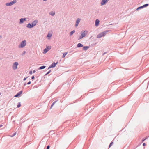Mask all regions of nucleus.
I'll use <instances>...</instances> for the list:
<instances>
[{
	"instance_id": "nucleus-5",
	"label": "nucleus",
	"mask_w": 149,
	"mask_h": 149,
	"mask_svg": "<svg viewBox=\"0 0 149 149\" xmlns=\"http://www.w3.org/2000/svg\"><path fill=\"white\" fill-rule=\"evenodd\" d=\"M18 65V63L17 62H15L12 66L13 69L14 70L16 69L17 68V66Z\"/></svg>"
},
{
	"instance_id": "nucleus-47",
	"label": "nucleus",
	"mask_w": 149,
	"mask_h": 149,
	"mask_svg": "<svg viewBox=\"0 0 149 149\" xmlns=\"http://www.w3.org/2000/svg\"><path fill=\"white\" fill-rule=\"evenodd\" d=\"M34 87H36V88H37V87H36L35 86H34V87L33 88H34Z\"/></svg>"
},
{
	"instance_id": "nucleus-8",
	"label": "nucleus",
	"mask_w": 149,
	"mask_h": 149,
	"mask_svg": "<svg viewBox=\"0 0 149 149\" xmlns=\"http://www.w3.org/2000/svg\"><path fill=\"white\" fill-rule=\"evenodd\" d=\"M56 64L55 62H53L48 68V69H47V70L48 69H49L50 68H51L55 67L56 66Z\"/></svg>"
},
{
	"instance_id": "nucleus-26",
	"label": "nucleus",
	"mask_w": 149,
	"mask_h": 149,
	"mask_svg": "<svg viewBox=\"0 0 149 149\" xmlns=\"http://www.w3.org/2000/svg\"><path fill=\"white\" fill-rule=\"evenodd\" d=\"M43 53L44 54H45L47 53V47L44 49Z\"/></svg>"
},
{
	"instance_id": "nucleus-6",
	"label": "nucleus",
	"mask_w": 149,
	"mask_h": 149,
	"mask_svg": "<svg viewBox=\"0 0 149 149\" xmlns=\"http://www.w3.org/2000/svg\"><path fill=\"white\" fill-rule=\"evenodd\" d=\"M52 31H49L47 34V38L48 39H50L52 36Z\"/></svg>"
},
{
	"instance_id": "nucleus-25",
	"label": "nucleus",
	"mask_w": 149,
	"mask_h": 149,
	"mask_svg": "<svg viewBox=\"0 0 149 149\" xmlns=\"http://www.w3.org/2000/svg\"><path fill=\"white\" fill-rule=\"evenodd\" d=\"M51 47L50 46H47V52L49 51L51 49Z\"/></svg>"
},
{
	"instance_id": "nucleus-43",
	"label": "nucleus",
	"mask_w": 149,
	"mask_h": 149,
	"mask_svg": "<svg viewBox=\"0 0 149 149\" xmlns=\"http://www.w3.org/2000/svg\"><path fill=\"white\" fill-rule=\"evenodd\" d=\"M2 38V36L0 35V39Z\"/></svg>"
},
{
	"instance_id": "nucleus-30",
	"label": "nucleus",
	"mask_w": 149,
	"mask_h": 149,
	"mask_svg": "<svg viewBox=\"0 0 149 149\" xmlns=\"http://www.w3.org/2000/svg\"><path fill=\"white\" fill-rule=\"evenodd\" d=\"M51 71V70H49V71H48V72H47V74H49Z\"/></svg>"
},
{
	"instance_id": "nucleus-50",
	"label": "nucleus",
	"mask_w": 149,
	"mask_h": 149,
	"mask_svg": "<svg viewBox=\"0 0 149 149\" xmlns=\"http://www.w3.org/2000/svg\"><path fill=\"white\" fill-rule=\"evenodd\" d=\"M44 1H46L47 0H43Z\"/></svg>"
},
{
	"instance_id": "nucleus-36",
	"label": "nucleus",
	"mask_w": 149,
	"mask_h": 149,
	"mask_svg": "<svg viewBox=\"0 0 149 149\" xmlns=\"http://www.w3.org/2000/svg\"><path fill=\"white\" fill-rule=\"evenodd\" d=\"M31 82L29 81V82H28L27 83V84H28V85H29V84H31Z\"/></svg>"
},
{
	"instance_id": "nucleus-51",
	"label": "nucleus",
	"mask_w": 149,
	"mask_h": 149,
	"mask_svg": "<svg viewBox=\"0 0 149 149\" xmlns=\"http://www.w3.org/2000/svg\"><path fill=\"white\" fill-rule=\"evenodd\" d=\"M15 9V7L14 8V9Z\"/></svg>"
},
{
	"instance_id": "nucleus-33",
	"label": "nucleus",
	"mask_w": 149,
	"mask_h": 149,
	"mask_svg": "<svg viewBox=\"0 0 149 149\" xmlns=\"http://www.w3.org/2000/svg\"><path fill=\"white\" fill-rule=\"evenodd\" d=\"M32 73V71H30L29 72V74H31Z\"/></svg>"
},
{
	"instance_id": "nucleus-49",
	"label": "nucleus",
	"mask_w": 149,
	"mask_h": 149,
	"mask_svg": "<svg viewBox=\"0 0 149 149\" xmlns=\"http://www.w3.org/2000/svg\"><path fill=\"white\" fill-rule=\"evenodd\" d=\"M46 75H47V73H46V74L45 75V76H46Z\"/></svg>"
},
{
	"instance_id": "nucleus-46",
	"label": "nucleus",
	"mask_w": 149,
	"mask_h": 149,
	"mask_svg": "<svg viewBox=\"0 0 149 149\" xmlns=\"http://www.w3.org/2000/svg\"><path fill=\"white\" fill-rule=\"evenodd\" d=\"M34 87H36V88H37V87H36L35 86H34V87L33 88H34Z\"/></svg>"
},
{
	"instance_id": "nucleus-15",
	"label": "nucleus",
	"mask_w": 149,
	"mask_h": 149,
	"mask_svg": "<svg viewBox=\"0 0 149 149\" xmlns=\"http://www.w3.org/2000/svg\"><path fill=\"white\" fill-rule=\"evenodd\" d=\"M83 46V45L81 43H79L77 44V46L78 48L81 47Z\"/></svg>"
},
{
	"instance_id": "nucleus-23",
	"label": "nucleus",
	"mask_w": 149,
	"mask_h": 149,
	"mask_svg": "<svg viewBox=\"0 0 149 149\" xmlns=\"http://www.w3.org/2000/svg\"><path fill=\"white\" fill-rule=\"evenodd\" d=\"M57 101H54V102L51 105V107H50V109H51L52 108V107L53 106V105Z\"/></svg>"
},
{
	"instance_id": "nucleus-13",
	"label": "nucleus",
	"mask_w": 149,
	"mask_h": 149,
	"mask_svg": "<svg viewBox=\"0 0 149 149\" xmlns=\"http://www.w3.org/2000/svg\"><path fill=\"white\" fill-rule=\"evenodd\" d=\"M26 27L29 28H31L33 27V25L30 23H28L26 26Z\"/></svg>"
},
{
	"instance_id": "nucleus-40",
	"label": "nucleus",
	"mask_w": 149,
	"mask_h": 149,
	"mask_svg": "<svg viewBox=\"0 0 149 149\" xmlns=\"http://www.w3.org/2000/svg\"><path fill=\"white\" fill-rule=\"evenodd\" d=\"M107 53V52H105L104 53H103V55H104V54H106Z\"/></svg>"
},
{
	"instance_id": "nucleus-32",
	"label": "nucleus",
	"mask_w": 149,
	"mask_h": 149,
	"mask_svg": "<svg viewBox=\"0 0 149 149\" xmlns=\"http://www.w3.org/2000/svg\"><path fill=\"white\" fill-rule=\"evenodd\" d=\"M24 21H27L26 19V18H23Z\"/></svg>"
},
{
	"instance_id": "nucleus-48",
	"label": "nucleus",
	"mask_w": 149,
	"mask_h": 149,
	"mask_svg": "<svg viewBox=\"0 0 149 149\" xmlns=\"http://www.w3.org/2000/svg\"><path fill=\"white\" fill-rule=\"evenodd\" d=\"M34 87H36V88H37V87H36L35 86H34V87L33 88H34Z\"/></svg>"
},
{
	"instance_id": "nucleus-11",
	"label": "nucleus",
	"mask_w": 149,
	"mask_h": 149,
	"mask_svg": "<svg viewBox=\"0 0 149 149\" xmlns=\"http://www.w3.org/2000/svg\"><path fill=\"white\" fill-rule=\"evenodd\" d=\"M99 20L98 19H96L95 21V26H98L99 25Z\"/></svg>"
},
{
	"instance_id": "nucleus-39",
	"label": "nucleus",
	"mask_w": 149,
	"mask_h": 149,
	"mask_svg": "<svg viewBox=\"0 0 149 149\" xmlns=\"http://www.w3.org/2000/svg\"><path fill=\"white\" fill-rule=\"evenodd\" d=\"M149 136H147L146 138H145V139H146V140L147 139L148 137H149Z\"/></svg>"
},
{
	"instance_id": "nucleus-28",
	"label": "nucleus",
	"mask_w": 149,
	"mask_h": 149,
	"mask_svg": "<svg viewBox=\"0 0 149 149\" xmlns=\"http://www.w3.org/2000/svg\"><path fill=\"white\" fill-rule=\"evenodd\" d=\"M16 134V133H14L13 135H11L10 136L11 137H13Z\"/></svg>"
},
{
	"instance_id": "nucleus-29",
	"label": "nucleus",
	"mask_w": 149,
	"mask_h": 149,
	"mask_svg": "<svg viewBox=\"0 0 149 149\" xmlns=\"http://www.w3.org/2000/svg\"><path fill=\"white\" fill-rule=\"evenodd\" d=\"M26 52V51H23V52H22V55H24V54H25Z\"/></svg>"
},
{
	"instance_id": "nucleus-44",
	"label": "nucleus",
	"mask_w": 149,
	"mask_h": 149,
	"mask_svg": "<svg viewBox=\"0 0 149 149\" xmlns=\"http://www.w3.org/2000/svg\"><path fill=\"white\" fill-rule=\"evenodd\" d=\"M58 62L57 61L56 63H55L56 64V65L58 63Z\"/></svg>"
},
{
	"instance_id": "nucleus-37",
	"label": "nucleus",
	"mask_w": 149,
	"mask_h": 149,
	"mask_svg": "<svg viewBox=\"0 0 149 149\" xmlns=\"http://www.w3.org/2000/svg\"><path fill=\"white\" fill-rule=\"evenodd\" d=\"M50 148V146L49 145L47 146V149H49Z\"/></svg>"
},
{
	"instance_id": "nucleus-24",
	"label": "nucleus",
	"mask_w": 149,
	"mask_h": 149,
	"mask_svg": "<svg viewBox=\"0 0 149 149\" xmlns=\"http://www.w3.org/2000/svg\"><path fill=\"white\" fill-rule=\"evenodd\" d=\"M113 142L112 141V142H111L110 143V144H109V148H110V147L113 144Z\"/></svg>"
},
{
	"instance_id": "nucleus-22",
	"label": "nucleus",
	"mask_w": 149,
	"mask_h": 149,
	"mask_svg": "<svg viewBox=\"0 0 149 149\" xmlns=\"http://www.w3.org/2000/svg\"><path fill=\"white\" fill-rule=\"evenodd\" d=\"M148 5H149L148 4H145L143 5V8H144L147 7Z\"/></svg>"
},
{
	"instance_id": "nucleus-19",
	"label": "nucleus",
	"mask_w": 149,
	"mask_h": 149,
	"mask_svg": "<svg viewBox=\"0 0 149 149\" xmlns=\"http://www.w3.org/2000/svg\"><path fill=\"white\" fill-rule=\"evenodd\" d=\"M143 8V6H139V7H138L137 8V9H136V10L138 11L139 10L141 9H142Z\"/></svg>"
},
{
	"instance_id": "nucleus-1",
	"label": "nucleus",
	"mask_w": 149,
	"mask_h": 149,
	"mask_svg": "<svg viewBox=\"0 0 149 149\" xmlns=\"http://www.w3.org/2000/svg\"><path fill=\"white\" fill-rule=\"evenodd\" d=\"M109 31V30H106L100 33L97 35V38H99L102 37L104 36Z\"/></svg>"
},
{
	"instance_id": "nucleus-42",
	"label": "nucleus",
	"mask_w": 149,
	"mask_h": 149,
	"mask_svg": "<svg viewBox=\"0 0 149 149\" xmlns=\"http://www.w3.org/2000/svg\"><path fill=\"white\" fill-rule=\"evenodd\" d=\"M35 72H36L35 70H34L33 71V73H35Z\"/></svg>"
},
{
	"instance_id": "nucleus-7",
	"label": "nucleus",
	"mask_w": 149,
	"mask_h": 149,
	"mask_svg": "<svg viewBox=\"0 0 149 149\" xmlns=\"http://www.w3.org/2000/svg\"><path fill=\"white\" fill-rule=\"evenodd\" d=\"M109 1V0H102L101 2V6L105 5Z\"/></svg>"
},
{
	"instance_id": "nucleus-17",
	"label": "nucleus",
	"mask_w": 149,
	"mask_h": 149,
	"mask_svg": "<svg viewBox=\"0 0 149 149\" xmlns=\"http://www.w3.org/2000/svg\"><path fill=\"white\" fill-rule=\"evenodd\" d=\"M24 22L23 18H21L19 20V23L20 24H22Z\"/></svg>"
},
{
	"instance_id": "nucleus-27",
	"label": "nucleus",
	"mask_w": 149,
	"mask_h": 149,
	"mask_svg": "<svg viewBox=\"0 0 149 149\" xmlns=\"http://www.w3.org/2000/svg\"><path fill=\"white\" fill-rule=\"evenodd\" d=\"M21 106V104L19 102L18 103V104L17 105V107L19 108Z\"/></svg>"
},
{
	"instance_id": "nucleus-41",
	"label": "nucleus",
	"mask_w": 149,
	"mask_h": 149,
	"mask_svg": "<svg viewBox=\"0 0 149 149\" xmlns=\"http://www.w3.org/2000/svg\"><path fill=\"white\" fill-rule=\"evenodd\" d=\"M2 125H0V128L1 127H2Z\"/></svg>"
},
{
	"instance_id": "nucleus-3",
	"label": "nucleus",
	"mask_w": 149,
	"mask_h": 149,
	"mask_svg": "<svg viewBox=\"0 0 149 149\" xmlns=\"http://www.w3.org/2000/svg\"><path fill=\"white\" fill-rule=\"evenodd\" d=\"M26 40L22 41L20 44L18 46L19 48H22L24 47L26 45Z\"/></svg>"
},
{
	"instance_id": "nucleus-31",
	"label": "nucleus",
	"mask_w": 149,
	"mask_h": 149,
	"mask_svg": "<svg viewBox=\"0 0 149 149\" xmlns=\"http://www.w3.org/2000/svg\"><path fill=\"white\" fill-rule=\"evenodd\" d=\"M146 140V139L144 138H143L142 140V142H144Z\"/></svg>"
},
{
	"instance_id": "nucleus-45",
	"label": "nucleus",
	"mask_w": 149,
	"mask_h": 149,
	"mask_svg": "<svg viewBox=\"0 0 149 149\" xmlns=\"http://www.w3.org/2000/svg\"><path fill=\"white\" fill-rule=\"evenodd\" d=\"M26 83H25V84H24V86H26Z\"/></svg>"
},
{
	"instance_id": "nucleus-20",
	"label": "nucleus",
	"mask_w": 149,
	"mask_h": 149,
	"mask_svg": "<svg viewBox=\"0 0 149 149\" xmlns=\"http://www.w3.org/2000/svg\"><path fill=\"white\" fill-rule=\"evenodd\" d=\"M75 32V31L74 30L72 31L70 33V36H71L73 35V34Z\"/></svg>"
},
{
	"instance_id": "nucleus-38",
	"label": "nucleus",
	"mask_w": 149,
	"mask_h": 149,
	"mask_svg": "<svg viewBox=\"0 0 149 149\" xmlns=\"http://www.w3.org/2000/svg\"><path fill=\"white\" fill-rule=\"evenodd\" d=\"M143 146H145L146 145V143H143Z\"/></svg>"
},
{
	"instance_id": "nucleus-35",
	"label": "nucleus",
	"mask_w": 149,
	"mask_h": 149,
	"mask_svg": "<svg viewBox=\"0 0 149 149\" xmlns=\"http://www.w3.org/2000/svg\"><path fill=\"white\" fill-rule=\"evenodd\" d=\"M34 76H33L31 77V79H34Z\"/></svg>"
},
{
	"instance_id": "nucleus-18",
	"label": "nucleus",
	"mask_w": 149,
	"mask_h": 149,
	"mask_svg": "<svg viewBox=\"0 0 149 149\" xmlns=\"http://www.w3.org/2000/svg\"><path fill=\"white\" fill-rule=\"evenodd\" d=\"M46 67V66L43 65V66L40 67L38 69L39 70H41V69H44Z\"/></svg>"
},
{
	"instance_id": "nucleus-9",
	"label": "nucleus",
	"mask_w": 149,
	"mask_h": 149,
	"mask_svg": "<svg viewBox=\"0 0 149 149\" xmlns=\"http://www.w3.org/2000/svg\"><path fill=\"white\" fill-rule=\"evenodd\" d=\"M80 20H81V19H79V18H78L77 19L76 21V23H75V26L76 27H77L78 26V25L79 24V23L80 21Z\"/></svg>"
},
{
	"instance_id": "nucleus-4",
	"label": "nucleus",
	"mask_w": 149,
	"mask_h": 149,
	"mask_svg": "<svg viewBox=\"0 0 149 149\" xmlns=\"http://www.w3.org/2000/svg\"><path fill=\"white\" fill-rule=\"evenodd\" d=\"M16 0H13V1L10 3H6V5L7 6H11L16 3Z\"/></svg>"
},
{
	"instance_id": "nucleus-52",
	"label": "nucleus",
	"mask_w": 149,
	"mask_h": 149,
	"mask_svg": "<svg viewBox=\"0 0 149 149\" xmlns=\"http://www.w3.org/2000/svg\"><path fill=\"white\" fill-rule=\"evenodd\" d=\"M1 94V93H0V95Z\"/></svg>"
},
{
	"instance_id": "nucleus-16",
	"label": "nucleus",
	"mask_w": 149,
	"mask_h": 149,
	"mask_svg": "<svg viewBox=\"0 0 149 149\" xmlns=\"http://www.w3.org/2000/svg\"><path fill=\"white\" fill-rule=\"evenodd\" d=\"M55 11H52L49 13V15L52 16H54L55 14Z\"/></svg>"
},
{
	"instance_id": "nucleus-12",
	"label": "nucleus",
	"mask_w": 149,
	"mask_h": 149,
	"mask_svg": "<svg viewBox=\"0 0 149 149\" xmlns=\"http://www.w3.org/2000/svg\"><path fill=\"white\" fill-rule=\"evenodd\" d=\"M22 93V91H21L18 92L16 95L15 96V97H18L20 96V95H21Z\"/></svg>"
},
{
	"instance_id": "nucleus-34",
	"label": "nucleus",
	"mask_w": 149,
	"mask_h": 149,
	"mask_svg": "<svg viewBox=\"0 0 149 149\" xmlns=\"http://www.w3.org/2000/svg\"><path fill=\"white\" fill-rule=\"evenodd\" d=\"M28 77H25L24 78L23 80L24 81H25L26 80V79Z\"/></svg>"
},
{
	"instance_id": "nucleus-10",
	"label": "nucleus",
	"mask_w": 149,
	"mask_h": 149,
	"mask_svg": "<svg viewBox=\"0 0 149 149\" xmlns=\"http://www.w3.org/2000/svg\"><path fill=\"white\" fill-rule=\"evenodd\" d=\"M38 21L37 19L33 21L31 23V24L33 25V27L34 26H35L38 23Z\"/></svg>"
},
{
	"instance_id": "nucleus-21",
	"label": "nucleus",
	"mask_w": 149,
	"mask_h": 149,
	"mask_svg": "<svg viewBox=\"0 0 149 149\" xmlns=\"http://www.w3.org/2000/svg\"><path fill=\"white\" fill-rule=\"evenodd\" d=\"M67 52H65L63 53V54L62 55V58H64L65 56L67 54Z\"/></svg>"
},
{
	"instance_id": "nucleus-14",
	"label": "nucleus",
	"mask_w": 149,
	"mask_h": 149,
	"mask_svg": "<svg viewBox=\"0 0 149 149\" xmlns=\"http://www.w3.org/2000/svg\"><path fill=\"white\" fill-rule=\"evenodd\" d=\"M89 47L88 46H85L83 47V50L85 51L87 50L88 49Z\"/></svg>"
},
{
	"instance_id": "nucleus-2",
	"label": "nucleus",
	"mask_w": 149,
	"mask_h": 149,
	"mask_svg": "<svg viewBox=\"0 0 149 149\" xmlns=\"http://www.w3.org/2000/svg\"><path fill=\"white\" fill-rule=\"evenodd\" d=\"M87 33V31H81V35L78 38V40L81 39L85 36Z\"/></svg>"
}]
</instances>
